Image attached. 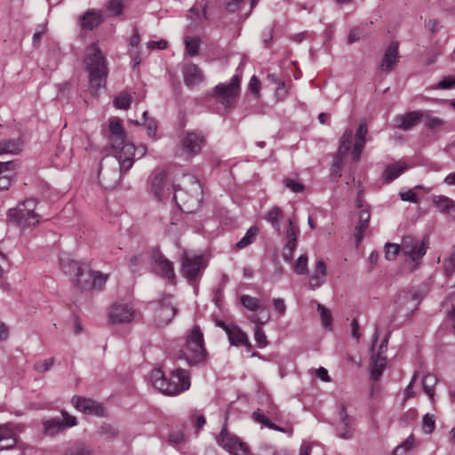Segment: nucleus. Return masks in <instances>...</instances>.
Returning a JSON list of instances; mask_svg holds the SVG:
<instances>
[{"mask_svg":"<svg viewBox=\"0 0 455 455\" xmlns=\"http://www.w3.org/2000/svg\"><path fill=\"white\" fill-rule=\"evenodd\" d=\"M103 21V15L100 11L89 10L80 19V25L83 29L92 30Z\"/></svg>","mask_w":455,"mask_h":455,"instance_id":"obj_22","label":"nucleus"},{"mask_svg":"<svg viewBox=\"0 0 455 455\" xmlns=\"http://www.w3.org/2000/svg\"><path fill=\"white\" fill-rule=\"evenodd\" d=\"M269 318L270 317L268 315L262 317H252V322L256 323V326L254 328V339L260 347H264L267 345V337L265 335L263 329L261 328V325L266 323L269 320Z\"/></svg>","mask_w":455,"mask_h":455,"instance_id":"obj_26","label":"nucleus"},{"mask_svg":"<svg viewBox=\"0 0 455 455\" xmlns=\"http://www.w3.org/2000/svg\"><path fill=\"white\" fill-rule=\"evenodd\" d=\"M53 364V358L38 361L35 363L34 369L39 372L44 373L48 371Z\"/></svg>","mask_w":455,"mask_h":455,"instance_id":"obj_53","label":"nucleus"},{"mask_svg":"<svg viewBox=\"0 0 455 455\" xmlns=\"http://www.w3.org/2000/svg\"><path fill=\"white\" fill-rule=\"evenodd\" d=\"M352 139H353L352 130H350V129L346 130L340 138V144H339V147L338 149V151H339L340 156H347L348 155L349 150L351 148Z\"/></svg>","mask_w":455,"mask_h":455,"instance_id":"obj_36","label":"nucleus"},{"mask_svg":"<svg viewBox=\"0 0 455 455\" xmlns=\"http://www.w3.org/2000/svg\"><path fill=\"white\" fill-rule=\"evenodd\" d=\"M65 455H91V451L86 450L83 444H79L68 450Z\"/></svg>","mask_w":455,"mask_h":455,"instance_id":"obj_59","label":"nucleus"},{"mask_svg":"<svg viewBox=\"0 0 455 455\" xmlns=\"http://www.w3.org/2000/svg\"><path fill=\"white\" fill-rule=\"evenodd\" d=\"M204 143V136L201 132H188L181 140V152L187 159H191L201 152Z\"/></svg>","mask_w":455,"mask_h":455,"instance_id":"obj_11","label":"nucleus"},{"mask_svg":"<svg viewBox=\"0 0 455 455\" xmlns=\"http://www.w3.org/2000/svg\"><path fill=\"white\" fill-rule=\"evenodd\" d=\"M283 219V211L280 207L275 206L273 207L266 216V220L268 223L271 224L273 228H275L277 233L281 234V227H280V221Z\"/></svg>","mask_w":455,"mask_h":455,"instance_id":"obj_34","label":"nucleus"},{"mask_svg":"<svg viewBox=\"0 0 455 455\" xmlns=\"http://www.w3.org/2000/svg\"><path fill=\"white\" fill-rule=\"evenodd\" d=\"M273 307L280 315H283L286 310V306L283 299H274Z\"/></svg>","mask_w":455,"mask_h":455,"instance_id":"obj_61","label":"nucleus"},{"mask_svg":"<svg viewBox=\"0 0 455 455\" xmlns=\"http://www.w3.org/2000/svg\"><path fill=\"white\" fill-rule=\"evenodd\" d=\"M72 404L77 411L87 414L103 416L105 412V409L102 404L89 398L74 396L72 398Z\"/></svg>","mask_w":455,"mask_h":455,"instance_id":"obj_17","label":"nucleus"},{"mask_svg":"<svg viewBox=\"0 0 455 455\" xmlns=\"http://www.w3.org/2000/svg\"><path fill=\"white\" fill-rule=\"evenodd\" d=\"M134 310L129 303H115L109 311V319L113 323H130L133 318Z\"/></svg>","mask_w":455,"mask_h":455,"instance_id":"obj_14","label":"nucleus"},{"mask_svg":"<svg viewBox=\"0 0 455 455\" xmlns=\"http://www.w3.org/2000/svg\"><path fill=\"white\" fill-rule=\"evenodd\" d=\"M60 414L62 416L61 419L56 417L43 421V433L44 435L54 436L67 428L78 424L76 418L71 416L66 411L61 410Z\"/></svg>","mask_w":455,"mask_h":455,"instance_id":"obj_10","label":"nucleus"},{"mask_svg":"<svg viewBox=\"0 0 455 455\" xmlns=\"http://www.w3.org/2000/svg\"><path fill=\"white\" fill-rule=\"evenodd\" d=\"M400 197L403 201H408V202H411V203L418 202L417 195L411 190H408L406 192L400 193Z\"/></svg>","mask_w":455,"mask_h":455,"instance_id":"obj_62","label":"nucleus"},{"mask_svg":"<svg viewBox=\"0 0 455 455\" xmlns=\"http://www.w3.org/2000/svg\"><path fill=\"white\" fill-rule=\"evenodd\" d=\"M368 133V127L365 121H362L355 132V141L351 152L353 161L358 162L361 158V154L366 143V135Z\"/></svg>","mask_w":455,"mask_h":455,"instance_id":"obj_19","label":"nucleus"},{"mask_svg":"<svg viewBox=\"0 0 455 455\" xmlns=\"http://www.w3.org/2000/svg\"><path fill=\"white\" fill-rule=\"evenodd\" d=\"M259 229L256 227L250 228L244 236L236 243V248L241 250L251 244L256 238Z\"/></svg>","mask_w":455,"mask_h":455,"instance_id":"obj_38","label":"nucleus"},{"mask_svg":"<svg viewBox=\"0 0 455 455\" xmlns=\"http://www.w3.org/2000/svg\"><path fill=\"white\" fill-rule=\"evenodd\" d=\"M93 272L94 271L90 268V266L84 263L80 273L74 280L76 286L81 291H90Z\"/></svg>","mask_w":455,"mask_h":455,"instance_id":"obj_24","label":"nucleus"},{"mask_svg":"<svg viewBox=\"0 0 455 455\" xmlns=\"http://www.w3.org/2000/svg\"><path fill=\"white\" fill-rule=\"evenodd\" d=\"M60 262L63 272L67 275L74 276L75 278L80 273L84 265V262L76 261L68 257L61 258Z\"/></svg>","mask_w":455,"mask_h":455,"instance_id":"obj_31","label":"nucleus"},{"mask_svg":"<svg viewBox=\"0 0 455 455\" xmlns=\"http://www.w3.org/2000/svg\"><path fill=\"white\" fill-rule=\"evenodd\" d=\"M204 334L199 326H195L186 339L185 346L180 351L179 359L186 360L189 366H196L206 359Z\"/></svg>","mask_w":455,"mask_h":455,"instance_id":"obj_5","label":"nucleus"},{"mask_svg":"<svg viewBox=\"0 0 455 455\" xmlns=\"http://www.w3.org/2000/svg\"><path fill=\"white\" fill-rule=\"evenodd\" d=\"M151 260L154 263V271L158 275L167 278L173 283L176 278L173 264L161 252L158 248L152 251Z\"/></svg>","mask_w":455,"mask_h":455,"instance_id":"obj_12","label":"nucleus"},{"mask_svg":"<svg viewBox=\"0 0 455 455\" xmlns=\"http://www.w3.org/2000/svg\"><path fill=\"white\" fill-rule=\"evenodd\" d=\"M317 311L320 314L321 321L325 329H331L332 323V316L331 311L323 306L322 304L317 305Z\"/></svg>","mask_w":455,"mask_h":455,"instance_id":"obj_42","label":"nucleus"},{"mask_svg":"<svg viewBox=\"0 0 455 455\" xmlns=\"http://www.w3.org/2000/svg\"><path fill=\"white\" fill-rule=\"evenodd\" d=\"M414 441L413 435H411L401 444L395 448L393 455H405L412 448Z\"/></svg>","mask_w":455,"mask_h":455,"instance_id":"obj_43","label":"nucleus"},{"mask_svg":"<svg viewBox=\"0 0 455 455\" xmlns=\"http://www.w3.org/2000/svg\"><path fill=\"white\" fill-rule=\"evenodd\" d=\"M226 420H228V418H226ZM237 436L229 433L228 431V424L227 421H225L221 431L217 437V443L227 451H228L230 449L234 448L235 443L237 440Z\"/></svg>","mask_w":455,"mask_h":455,"instance_id":"obj_27","label":"nucleus"},{"mask_svg":"<svg viewBox=\"0 0 455 455\" xmlns=\"http://www.w3.org/2000/svg\"><path fill=\"white\" fill-rule=\"evenodd\" d=\"M181 274L189 281H196L205 267L203 256L184 251L180 258Z\"/></svg>","mask_w":455,"mask_h":455,"instance_id":"obj_8","label":"nucleus"},{"mask_svg":"<svg viewBox=\"0 0 455 455\" xmlns=\"http://www.w3.org/2000/svg\"><path fill=\"white\" fill-rule=\"evenodd\" d=\"M16 439L11 424L0 426V441Z\"/></svg>","mask_w":455,"mask_h":455,"instance_id":"obj_55","label":"nucleus"},{"mask_svg":"<svg viewBox=\"0 0 455 455\" xmlns=\"http://www.w3.org/2000/svg\"><path fill=\"white\" fill-rule=\"evenodd\" d=\"M37 200L28 198L18 204L15 208L9 209L7 218L20 228H30L39 223L40 216L36 212Z\"/></svg>","mask_w":455,"mask_h":455,"instance_id":"obj_6","label":"nucleus"},{"mask_svg":"<svg viewBox=\"0 0 455 455\" xmlns=\"http://www.w3.org/2000/svg\"><path fill=\"white\" fill-rule=\"evenodd\" d=\"M209 3L204 0L197 1L188 12V18L190 20L189 28L191 29L197 28L203 20H208L207 8Z\"/></svg>","mask_w":455,"mask_h":455,"instance_id":"obj_16","label":"nucleus"},{"mask_svg":"<svg viewBox=\"0 0 455 455\" xmlns=\"http://www.w3.org/2000/svg\"><path fill=\"white\" fill-rule=\"evenodd\" d=\"M421 111H410L404 115H396L394 119V127L403 131H409L416 126L423 118Z\"/></svg>","mask_w":455,"mask_h":455,"instance_id":"obj_18","label":"nucleus"},{"mask_svg":"<svg viewBox=\"0 0 455 455\" xmlns=\"http://www.w3.org/2000/svg\"><path fill=\"white\" fill-rule=\"evenodd\" d=\"M243 0H229L226 3V10L229 12H234L239 9L240 4Z\"/></svg>","mask_w":455,"mask_h":455,"instance_id":"obj_64","label":"nucleus"},{"mask_svg":"<svg viewBox=\"0 0 455 455\" xmlns=\"http://www.w3.org/2000/svg\"><path fill=\"white\" fill-rule=\"evenodd\" d=\"M23 142L20 139L3 140L0 141V155L18 154L21 151Z\"/></svg>","mask_w":455,"mask_h":455,"instance_id":"obj_32","label":"nucleus"},{"mask_svg":"<svg viewBox=\"0 0 455 455\" xmlns=\"http://www.w3.org/2000/svg\"><path fill=\"white\" fill-rule=\"evenodd\" d=\"M177 313L172 304V296L164 295L154 305V322L156 326L163 327L169 324Z\"/></svg>","mask_w":455,"mask_h":455,"instance_id":"obj_9","label":"nucleus"},{"mask_svg":"<svg viewBox=\"0 0 455 455\" xmlns=\"http://www.w3.org/2000/svg\"><path fill=\"white\" fill-rule=\"evenodd\" d=\"M184 83L188 86H195L200 84L204 76L201 69L196 64H188L183 68Z\"/></svg>","mask_w":455,"mask_h":455,"instance_id":"obj_21","label":"nucleus"},{"mask_svg":"<svg viewBox=\"0 0 455 455\" xmlns=\"http://www.w3.org/2000/svg\"><path fill=\"white\" fill-rule=\"evenodd\" d=\"M371 213L369 209H363L358 215V221L355 226V239L357 243L363 237L365 229L369 227Z\"/></svg>","mask_w":455,"mask_h":455,"instance_id":"obj_28","label":"nucleus"},{"mask_svg":"<svg viewBox=\"0 0 455 455\" xmlns=\"http://www.w3.org/2000/svg\"><path fill=\"white\" fill-rule=\"evenodd\" d=\"M283 184L286 188L295 193H299L304 190V185L297 180L285 179L283 180Z\"/></svg>","mask_w":455,"mask_h":455,"instance_id":"obj_54","label":"nucleus"},{"mask_svg":"<svg viewBox=\"0 0 455 455\" xmlns=\"http://www.w3.org/2000/svg\"><path fill=\"white\" fill-rule=\"evenodd\" d=\"M261 88V83L259 79L256 76H252L249 82V90L253 93L256 97L259 95V91Z\"/></svg>","mask_w":455,"mask_h":455,"instance_id":"obj_57","label":"nucleus"},{"mask_svg":"<svg viewBox=\"0 0 455 455\" xmlns=\"http://www.w3.org/2000/svg\"><path fill=\"white\" fill-rule=\"evenodd\" d=\"M432 202L442 213L451 214L455 212V201L448 196H434Z\"/></svg>","mask_w":455,"mask_h":455,"instance_id":"obj_29","label":"nucleus"},{"mask_svg":"<svg viewBox=\"0 0 455 455\" xmlns=\"http://www.w3.org/2000/svg\"><path fill=\"white\" fill-rule=\"evenodd\" d=\"M173 199L180 209L186 213L196 212L202 203L203 188L199 180L192 175L183 176V187L172 186Z\"/></svg>","mask_w":455,"mask_h":455,"instance_id":"obj_3","label":"nucleus"},{"mask_svg":"<svg viewBox=\"0 0 455 455\" xmlns=\"http://www.w3.org/2000/svg\"><path fill=\"white\" fill-rule=\"evenodd\" d=\"M437 383V379L435 376L431 374H427L422 379V386L424 392L430 397L434 396V387Z\"/></svg>","mask_w":455,"mask_h":455,"instance_id":"obj_40","label":"nucleus"},{"mask_svg":"<svg viewBox=\"0 0 455 455\" xmlns=\"http://www.w3.org/2000/svg\"><path fill=\"white\" fill-rule=\"evenodd\" d=\"M84 64L88 72L89 92L98 97L100 90L106 86L108 68L103 52L95 44L87 47Z\"/></svg>","mask_w":455,"mask_h":455,"instance_id":"obj_2","label":"nucleus"},{"mask_svg":"<svg viewBox=\"0 0 455 455\" xmlns=\"http://www.w3.org/2000/svg\"><path fill=\"white\" fill-rule=\"evenodd\" d=\"M115 108L118 109H128L132 103L131 95L128 93H120L113 100Z\"/></svg>","mask_w":455,"mask_h":455,"instance_id":"obj_41","label":"nucleus"},{"mask_svg":"<svg viewBox=\"0 0 455 455\" xmlns=\"http://www.w3.org/2000/svg\"><path fill=\"white\" fill-rule=\"evenodd\" d=\"M151 188L158 200H164L172 193L167 181V172L165 171H156L154 172Z\"/></svg>","mask_w":455,"mask_h":455,"instance_id":"obj_13","label":"nucleus"},{"mask_svg":"<svg viewBox=\"0 0 455 455\" xmlns=\"http://www.w3.org/2000/svg\"><path fill=\"white\" fill-rule=\"evenodd\" d=\"M109 143L114 150V156L119 164V177L125 174L133 165L136 154L139 158L146 154V147L135 148L132 143L126 141V132L118 118L109 121Z\"/></svg>","mask_w":455,"mask_h":455,"instance_id":"obj_1","label":"nucleus"},{"mask_svg":"<svg viewBox=\"0 0 455 455\" xmlns=\"http://www.w3.org/2000/svg\"><path fill=\"white\" fill-rule=\"evenodd\" d=\"M354 435V430L351 427V422L343 421L339 423V427L338 428V436L344 440L352 439Z\"/></svg>","mask_w":455,"mask_h":455,"instance_id":"obj_44","label":"nucleus"},{"mask_svg":"<svg viewBox=\"0 0 455 455\" xmlns=\"http://www.w3.org/2000/svg\"><path fill=\"white\" fill-rule=\"evenodd\" d=\"M455 87V77L445 76L436 85L437 89L447 90Z\"/></svg>","mask_w":455,"mask_h":455,"instance_id":"obj_58","label":"nucleus"},{"mask_svg":"<svg viewBox=\"0 0 455 455\" xmlns=\"http://www.w3.org/2000/svg\"><path fill=\"white\" fill-rule=\"evenodd\" d=\"M151 380L156 388L167 395H180L190 387L189 372L180 368L172 371L169 378H166L161 370H154Z\"/></svg>","mask_w":455,"mask_h":455,"instance_id":"obj_4","label":"nucleus"},{"mask_svg":"<svg viewBox=\"0 0 455 455\" xmlns=\"http://www.w3.org/2000/svg\"><path fill=\"white\" fill-rule=\"evenodd\" d=\"M435 419L434 415H430V414L427 413L423 417V420H422L423 431L426 434H431L435 430Z\"/></svg>","mask_w":455,"mask_h":455,"instance_id":"obj_49","label":"nucleus"},{"mask_svg":"<svg viewBox=\"0 0 455 455\" xmlns=\"http://www.w3.org/2000/svg\"><path fill=\"white\" fill-rule=\"evenodd\" d=\"M327 275V268L324 261L319 259L315 263V267L309 279V286L312 289L320 287L325 281Z\"/></svg>","mask_w":455,"mask_h":455,"instance_id":"obj_23","label":"nucleus"},{"mask_svg":"<svg viewBox=\"0 0 455 455\" xmlns=\"http://www.w3.org/2000/svg\"><path fill=\"white\" fill-rule=\"evenodd\" d=\"M124 4L123 0H108L106 5L107 12L111 16H120L123 13Z\"/></svg>","mask_w":455,"mask_h":455,"instance_id":"obj_39","label":"nucleus"},{"mask_svg":"<svg viewBox=\"0 0 455 455\" xmlns=\"http://www.w3.org/2000/svg\"><path fill=\"white\" fill-rule=\"evenodd\" d=\"M241 304L249 311L255 312L259 310L262 312L266 309V307L260 304L259 299L251 295H242L240 298Z\"/></svg>","mask_w":455,"mask_h":455,"instance_id":"obj_35","label":"nucleus"},{"mask_svg":"<svg viewBox=\"0 0 455 455\" xmlns=\"http://www.w3.org/2000/svg\"><path fill=\"white\" fill-rule=\"evenodd\" d=\"M299 232L298 225L294 223V219L290 218L288 220V228L285 234L286 243L297 244V237Z\"/></svg>","mask_w":455,"mask_h":455,"instance_id":"obj_37","label":"nucleus"},{"mask_svg":"<svg viewBox=\"0 0 455 455\" xmlns=\"http://www.w3.org/2000/svg\"><path fill=\"white\" fill-rule=\"evenodd\" d=\"M401 250L397 243H387L385 246V257L387 260H393Z\"/></svg>","mask_w":455,"mask_h":455,"instance_id":"obj_50","label":"nucleus"},{"mask_svg":"<svg viewBox=\"0 0 455 455\" xmlns=\"http://www.w3.org/2000/svg\"><path fill=\"white\" fill-rule=\"evenodd\" d=\"M307 260L308 258L306 254L298 258L293 267L296 274L303 275L307 272Z\"/></svg>","mask_w":455,"mask_h":455,"instance_id":"obj_48","label":"nucleus"},{"mask_svg":"<svg viewBox=\"0 0 455 455\" xmlns=\"http://www.w3.org/2000/svg\"><path fill=\"white\" fill-rule=\"evenodd\" d=\"M371 360V378L378 380L387 365V358L385 355L375 354L372 355Z\"/></svg>","mask_w":455,"mask_h":455,"instance_id":"obj_33","label":"nucleus"},{"mask_svg":"<svg viewBox=\"0 0 455 455\" xmlns=\"http://www.w3.org/2000/svg\"><path fill=\"white\" fill-rule=\"evenodd\" d=\"M239 84L240 77L235 75L229 83L219 84L213 88L214 96L226 108H232L239 93Z\"/></svg>","mask_w":455,"mask_h":455,"instance_id":"obj_7","label":"nucleus"},{"mask_svg":"<svg viewBox=\"0 0 455 455\" xmlns=\"http://www.w3.org/2000/svg\"><path fill=\"white\" fill-rule=\"evenodd\" d=\"M398 44L392 42L386 50L385 55L380 62V69L385 73H389L398 61Z\"/></svg>","mask_w":455,"mask_h":455,"instance_id":"obj_20","label":"nucleus"},{"mask_svg":"<svg viewBox=\"0 0 455 455\" xmlns=\"http://www.w3.org/2000/svg\"><path fill=\"white\" fill-rule=\"evenodd\" d=\"M16 164L14 161L0 162V174L14 172Z\"/></svg>","mask_w":455,"mask_h":455,"instance_id":"obj_60","label":"nucleus"},{"mask_svg":"<svg viewBox=\"0 0 455 455\" xmlns=\"http://www.w3.org/2000/svg\"><path fill=\"white\" fill-rule=\"evenodd\" d=\"M229 342L232 346H245L247 349H251V345L248 340L246 334L235 325L228 334Z\"/></svg>","mask_w":455,"mask_h":455,"instance_id":"obj_30","label":"nucleus"},{"mask_svg":"<svg viewBox=\"0 0 455 455\" xmlns=\"http://www.w3.org/2000/svg\"><path fill=\"white\" fill-rule=\"evenodd\" d=\"M228 452L232 455H249V448L248 445L242 442L239 437L235 443L234 448L230 449Z\"/></svg>","mask_w":455,"mask_h":455,"instance_id":"obj_47","label":"nucleus"},{"mask_svg":"<svg viewBox=\"0 0 455 455\" xmlns=\"http://www.w3.org/2000/svg\"><path fill=\"white\" fill-rule=\"evenodd\" d=\"M406 169V164L401 161L387 164L382 173V178L385 182L390 183L397 179Z\"/></svg>","mask_w":455,"mask_h":455,"instance_id":"obj_25","label":"nucleus"},{"mask_svg":"<svg viewBox=\"0 0 455 455\" xmlns=\"http://www.w3.org/2000/svg\"><path fill=\"white\" fill-rule=\"evenodd\" d=\"M401 251L415 262L426 254L424 243L417 238L404 236L402 240Z\"/></svg>","mask_w":455,"mask_h":455,"instance_id":"obj_15","label":"nucleus"},{"mask_svg":"<svg viewBox=\"0 0 455 455\" xmlns=\"http://www.w3.org/2000/svg\"><path fill=\"white\" fill-rule=\"evenodd\" d=\"M296 246H297V244L288 243H285V245L283 249V251H282V257L284 261L289 263L292 260L293 251H294Z\"/></svg>","mask_w":455,"mask_h":455,"instance_id":"obj_56","label":"nucleus"},{"mask_svg":"<svg viewBox=\"0 0 455 455\" xmlns=\"http://www.w3.org/2000/svg\"><path fill=\"white\" fill-rule=\"evenodd\" d=\"M185 45L186 50L190 56H196L198 54L200 41L197 37L187 36L185 38Z\"/></svg>","mask_w":455,"mask_h":455,"instance_id":"obj_45","label":"nucleus"},{"mask_svg":"<svg viewBox=\"0 0 455 455\" xmlns=\"http://www.w3.org/2000/svg\"><path fill=\"white\" fill-rule=\"evenodd\" d=\"M252 418L256 422L261 423L267 427V425H269V423L271 422L264 414H262L259 411H254L252 413Z\"/></svg>","mask_w":455,"mask_h":455,"instance_id":"obj_63","label":"nucleus"},{"mask_svg":"<svg viewBox=\"0 0 455 455\" xmlns=\"http://www.w3.org/2000/svg\"><path fill=\"white\" fill-rule=\"evenodd\" d=\"M108 280V275H104L100 271H94L92 274V280L91 283V290H100Z\"/></svg>","mask_w":455,"mask_h":455,"instance_id":"obj_46","label":"nucleus"},{"mask_svg":"<svg viewBox=\"0 0 455 455\" xmlns=\"http://www.w3.org/2000/svg\"><path fill=\"white\" fill-rule=\"evenodd\" d=\"M184 440V429L183 427L173 429L169 435V443L173 445L180 444Z\"/></svg>","mask_w":455,"mask_h":455,"instance_id":"obj_51","label":"nucleus"},{"mask_svg":"<svg viewBox=\"0 0 455 455\" xmlns=\"http://www.w3.org/2000/svg\"><path fill=\"white\" fill-rule=\"evenodd\" d=\"M423 117H425L426 127L431 130L443 126L445 123L444 120L429 115L424 116Z\"/></svg>","mask_w":455,"mask_h":455,"instance_id":"obj_52","label":"nucleus"}]
</instances>
